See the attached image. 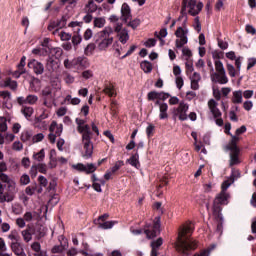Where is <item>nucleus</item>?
Masks as SVG:
<instances>
[{
	"mask_svg": "<svg viewBox=\"0 0 256 256\" xmlns=\"http://www.w3.org/2000/svg\"><path fill=\"white\" fill-rule=\"evenodd\" d=\"M161 245H163V238H158L156 241L151 243V256H157V251H159Z\"/></svg>",
	"mask_w": 256,
	"mask_h": 256,
	"instance_id": "obj_24",
	"label": "nucleus"
},
{
	"mask_svg": "<svg viewBox=\"0 0 256 256\" xmlns=\"http://www.w3.org/2000/svg\"><path fill=\"white\" fill-rule=\"evenodd\" d=\"M39 173H42L43 175H47V164L45 163H38L36 165Z\"/></svg>",
	"mask_w": 256,
	"mask_h": 256,
	"instance_id": "obj_54",
	"label": "nucleus"
},
{
	"mask_svg": "<svg viewBox=\"0 0 256 256\" xmlns=\"http://www.w3.org/2000/svg\"><path fill=\"white\" fill-rule=\"evenodd\" d=\"M92 188L94 191H97V193H102L103 189H101V185H105V180L97 178L95 174L92 175Z\"/></svg>",
	"mask_w": 256,
	"mask_h": 256,
	"instance_id": "obj_18",
	"label": "nucleus"
},
{
	"mask_svg": "<svg viewBox=\"0 0 256 256\" xmlns=\"http://www.w3.org/2000/svg\"><path fill=\"white\" fill-rule=\"evenodd\" d=\"M105 18L103 17H98L94 18V27H97L98 29H102V27H105Z\"/></svg>",
	"mask_w": 256,
	"mask_h": 256,
	"instance_id": "obj_42",
	"label": "nucleus"
},
{
	"mask_svg": "<svg viewBox=\"0 0 256 256\" xmlns=\"http://www.w3.org/2000/svg\"><path fill=\"white\" fill-rule=\"evenodd\" d=\"M49 131L50 133H54L57 137H61V133H63V124H57L56 121H52Z\"/></svg>",
	"mask_w": 256,
	"mask_h": 256,
	"instance_id": "obj_20",
	"label": "nucleus"
},
{
	"mask_svg": "<svg viewBox=\"0 0 256 256\" xmlns=\"http://www.w3.org/2000/svg\"><path fill=\"white\" fill-rule=\"evenodd\" d=\"M229 189V184H223L221 185V192L215 197L213 202V214L216 217H220L221 211H223V208H221V205H229V199H231V194L227 192Z\"/></svg>",
	"mask_w": 256,
	"mask_h": 256,
	"instance_id": "obj_2",
	"label": "nucleus"
},
{
	"mask_svg": "<svg viewBox=\"0 0 256 256\" xmlns=\"http://www.w3.org/2000/svg\"><path fill=\"white\" fill-rule=\"evenodd\" d=\"M140 67L144 73H151L153 71V64H151L149 61L141 62Z\"/></svg>",
	"mask_w": 256,
	"mask_h": 256,
	"instance_id": "obj_33",
	"label": "nucleus"
},
{
	"mask_svg": "<svg viewBox=\"0 0 256 256\" xmlns=\"http://www.w3.org/2000/svg\"><path fill=\"white\" fill-rule=\"evenodd\" d=\"M65 251V245L61 243L60 245H55L51 249V253H63Z\"/></svg>",
	"mask_w": 256,
	"mask_h": 256,
	"instance_id": "obj_49",
	"label": "nucleus"
},
{
	"mask_svg": "<svg viewBox=\"0 0 256 256\" xmlns=\"http://www.w3.org/2000/svg\"><path fill=\"white\" fill-rule=\"evenodd\" d=\"M126 163H129V165L135 167V169H139V167H141V164L139 163V152H136L129 159H127Z\"/></svg>",
	"mask_w": 256,
	"mask_h": 256,
	"instance_id": "obj_23",
	"label": "nucleus"
},
{
	"mask_svg": "<svg viewBox=\"0 0 256 256\" xmlns=\"http://www.w3.org/2000/svg\"><path fill=\"white\" fill-rule=\"evenodd\" d=\"M39 101V97L37 95L30 94L26 97L27 105H35Z\"/></svg>",
	"mask_w": 256,
	"mask_h": 256,
	"instance_id": "obj_43",
	"label": "nucleus"
},
{
	"mask_svg": "<svg viewBox=\"0 0 256 256\" xmlns=\"http://www.w3.org/2000/svg\"><path fill=\"white\" fill-rule=\"evenodd\" d=\"M182 54L184 55V57H186V61H189V59L193 57V52H191V49L185 46L182 47Z\"/></svg>",
	"mask_w": 256,
	"mask_h": 256,
	"instance_id": "obj_48",
	"label": "nucleus"
},
{
	"mask_svg": "<svg viewBox=\"0 0 256 256\" xmlns=\"http://www.w3.org/2000/svg\"><path fill=\"white\" fill-rule=\"evenodd\" d=\"M64 81L68 85H71L72 83H75V77H73V75H71L69 73H66L65 77H64Z\"/></svg>",
	"mask_w": 256,
	"mask_h": 256,
	"instance_id": "obj_59",
	"label": "nucleus"
},
{
	"mask_svg": "<svg viewBox=\"0 0 256 256\" xmlns=\"http://www.w3.org/2000/svg\"><path fill=\"white\" fill-rule=\"evenodd\" d=\"M190 81L191 89H193V91L199 90V81H201V74L194 72L190 77Z\"/></svg>",
	"mask_w": 256,
	"mask_h": 256,
	"instance_id": "obj_21",
	"label": "nucleus"
},
{
	"mask_svg": "<svg viewBox=\"0 0 256 256\" xmlns=\"http://www.w3.org/2000/svg\"><path fill=\"white\" fill-rule=\"evenodd\" d=\"M123 165H125V163L123 162V160H119L117 161L114 166L110 169V171L115 174L117 173V171H119V169H121V167H123Z\"/></svg>",
	"mask_w": 256,
	"mask_h": 256,
	"instance_id": "obj_47",
	"label": "nucleus"
},
{
	"mask_svg": "<svg viewBox=\"0 0 256 256\" xmlns=\"http://www.w3.org/2000/svg\"><path fill=\"white\" fill-rule=\"evenodd\" d=\"M12 213L14 215H22L23 214V206L19 203L12 205Z\"/></svg>",
	"mask_w": 256,
	"mask_h": 256,
	"instance_id": "obj_41",
	"label": "nucleus"
},
{
	"mask_svg": "<svg viewBox=\"0 0 256 256\" xmlns=\"http://www.w3.org/2000/svg\"><path fill=\"white\" fill-rule=\"evenodd\" d=\"M241 138L237 136H232V139L226 146L227 151H230V160H229V167H235V165L241 164V159L239 158V155L241 154V149L237 147V143Z\"/></svg>",
	"mask_w": 256,
	"mask_h": 256,
	"instance_id": "obj_4",
	"label": "nucleus"
},
{
	"mask_svg": "<svg viewBox=\"0 0 256 256\" xmlns=\"http://www.w3.org/2000/svg\"><path fill=\"white\" fill-rule=\"evenodd\" d=\"M67 25V16H62V18L58 21H54L51 22L48 25V31H53L54 29H56L53 32V35H57V33H59V29H63V27H65Z\"/></svg>",
	"mask_w": 256,
	"mask_h": 256,
	"instance_id": "obj_11",
	"label": "nucleus"
},
{
	"mask_svg": "<svg viewBox=\"0 0 256 256\" xmlns=\"http://www.w3.org/2000/svg\"><path fill=\"white\" fill-rule=\"evenodd\" d=\"M176 87L178 89H183V85H185V82L183 81V77L177 76L175 79Z\"/></svg>",
	"mask_w": 256,
	"mask_h": 256,
	"instance_id": "obj_60",
	"label": "nucleus"
},
{
	"mask_svg": "<svg viewBox=\"0 0 256 256\" xmlns=\"http://www.w3.org/2000/svg\"><path fill=\"white\" fill-rule=\"evenodd\" d=\"M31 249H32V251H35L34 256L43 255V254L41 253V244H40L39 242H34V243H32Z\"/></svg>",
	"mask_w": 256,
	"mask_h": 256,
	"instance_id": "obj_44",
	"label": "nucleus"
},
{
	"mask_svg": "<svg viewBox=\"0 0 256 256\" xmlns=\"http://www.w3.org/2000/svg\"><path fill=\"white\" fill-rule=\"evenodd\" d=\"M240 177H241V172L235 168H232L230 177H228V179L225 180L222 184H226V185L228 184L229 187H231V185H233L235 181H237V179H239Z\"/></svg>",
	"mask_w": 256,
	"mask_h": 256,
	"instance_id": "obj_17",
	"label": "nucleus"
},
{
	"mask_svg": "<svg viewBox=\"0 0 256 256\" xmlns=\"http://www.w3.org/2000/svg\"><path fill=\"white\" fill-rule=\"evenodd\" d=\"M227 71L230 77H235L237 75L235 71V66H233L232 64H227Z\"/></svg>",
	"mask_w": 256,
	"mask_h": 256,
	"instance_id": "obj_62",
	"label": "nucleus"
},
{
	"mask_svg": "<svg viewBox=\"0 0 256 256\" xmlns=\"http://www.w3.org/2000/svg\"><path fill=\"white\" fill-rule=\"evenodd\" d=\"M169 110V105L166 104H160V114H159V119L163 120V119H169V114L167 113V111Z\"/></svg>",
	"mask_w": 256,
	"mask_h": 256,
	"instance_id": "obj_26",
	"label": "nucleus"
},
{
	"mask_svg": "<svg viewBox=\"0 0 256 256\" xmlns=\"http://www.w3.org/2000/svg\"><path fill=\"white\" fill-rule=\"evenodd\" d=\"M33 137V132L31 130H25L21 134V141L24 143H27V141H31V138Z\"/></svg>",
	"mask_w": 256,
	"mask_h": 256,
	"instance_id": "obj_37",
	"label": "nucleus"
},
{
	"mask_svg": "<svg viewBox=\"0 0 256 256\" xmlns=\"http://www.w3.org/2000/svg\"><path fill=\"white\" fill-rule=\"evenodd\" d=\"M35 215H37V212H35V211L25 212V214L23 215L24 221H26V223H31V221H33V219H35Z\"/></svg>",
	"mask_w": 256,
	"mask_h": 256,
	"instance_id": "obj_40",
	"label": "nucleus"
},
{
	"mask_svg": "<svg viewBox=\"0 0 256 256\" xmlns=\"http://www.w3.org/2000/svg\"><path fill=\"white\" fill-rule=\"evenodd\" d=\"M53 153H55V150H51L50 162L48 164L50 169H55V167H57V159L53 158Z\"/></svg>",
	"mask_w": 256,
	"mask_h": 256,
	"instance_id": "obj_52",
	"label": "nucleus"
},
{
	"mask_svg": "<svg viewBox=\"0 0 256 256\" xmlns=\"http://www.w3.org/2000/svg\"><path fill=\"white\" fill-rule=\"evenodd\" d=\"M75 169H77V171H84V173H87L88 175L91 173H95V171H97V166H95V164L90 163V164H77L76 166H74Z\"/></svg>",
	"mask_w": 256,
	"mask_h": 256,
	"instance_id": "obj_15",
	"label": "nucleus"
},
{
	"mask_svg": "<svg viewBox=\"0 0 256 256\" xmlns=\"http://www.w3.org/2000/svg\"><path fill=\"white\" fill-rule=\"evenodd\" d=\"M21 235H22V237H23V239H24V241L26 242V243H29V241H31V239H33V235L31 234V232L29 231V230H23L22 232H21Z\"/></svg>",
	"mask_w": 256,
	"mask_h": 256,
	"instance_id": "obj_46",
	"label": "nucleus"
},
{
	"mask_svg": "<svg viewBox=\"0 0 256 256\" xmlns=\"http://www.w3.org/2000/svg\"><path fill=\"white\" fill-rule=\"evenodd\" d=\"M93 133L90 134H83L82 135V145L84 151L82 152V157L84 159H90V157H93V142L91 141Z\"/></svg>",
	"mask_w": 256,
	"mask_h": 256,
	"instance_id": "obj_8",
	"label": "nucleus"
},
{
	"mask_svg": "<svg viewBox=\"0 0 256 256\" xmlns=\"http://www.w3.org/2000/svg\"><path fill=\"white\" fill-rule=\"evenodd\" d=\"M148 101H155V99H159V92L151 91L147 95Z\"/></svg>",
	"mask_w": 256,
	"mask_h": 256,
	"instance_id": "obj_56",
	"label": "nucleus"
},
{
	"mask_svg": "<svg viewBox=\"0 0 256 256\" xmlns=\"http://www.w3.org/2000/svg\"><path fill=\"white\" fill-rule=\"evenodd\" d=\"M118 41L122 43V45H125V43L129 41V31H127V29H123L118 33Z\"/></svg>",
	"mask_w": 256,
	"mask_h": 256,
	"instance_id": "obj_27",
	"label": "nucleus"
},
{
	"mask_svg": "<svg viewBox=\"0 0 256 256\" xmlns=\"http://www.w3.org/2000/svg\"><path fill=\"white\" fill-rule=\"evenodd\" d=\"M10 249L16 256H25V250L23 249V246H21L20 242H11Z\"/></svg>",
	"mask_w": 256,
	"mask_h": 256,
	"instance_id": "obj_19",
	"label": "nucleus"
},
{
	"mask_svg": "<svg viewBox=\"0 0 256 256\" xmlns=\"http://www.w3.org/2000/svg\"><path fill=\"white\" fill-rule=\"evenodd\" d=\"M183 24L182 26L178 27L175 31V37L177 39L175 40V47L176 49H183L187 43H189V29H187V17L183 18Z\"/></svg>",
	"mask_w": 256,
	"mask_h": 256,
	"instance_id": "obj_6",
	"label": "nucleus"
},
{
	"mask_svg": "<svg viewBox=\"0 0 256 256\" xmlns=\"http://www.w3.org/2000/svg\"><path fill=\"white\" fill-rule=\"evenodd\" d=\"M65 103H69L70 105H79V103H81V99L80 98H73L71 95H67L64 99Z\"/></svg>",
	"mask_w": 256,
	"mask_h": 256,
	"instance_id": "obj_36",
	"label": "nucleus"
},
{
	"mask_svg": "<svg viewBox=\"0 0 256 256\" xmlns=\"http://www.w3.org/2000/svg\"><path fill=\"white\" fill-rule=\"evenodd\" d=\"M42 113L39 116V120L43 121L44 119L49 118V110L47 108H41Z\"/></svg>",
	"mask_w": 256,
	"mask_h": 256,
	"instance_id": "obj_58",
	"label": "nucleus"
},
{
	"mask_svg": "<svg viewBox=\"0 0 256 256\" xmlns=\"http://www.w3.org/2000/svg\"><path fill=\"white\" fill-rule=\"evenodd\" d=\"M103 92L108 95L109 97H114V95H117V93L115 92V87L113 85H107Z\"/></svg>",
	"mask_w": 256,
	"mask_h": 256,
	"instance_id": "obj_39",
	"label": "nucleus"
},
{
	"mask_svg": "<svg viewBox=\"0 0 256 256\" xmlns=\"http://www.w3.org/2000/svg\"><path fill=\"white\" fill-rule=\"evenodd\" d=\"M33 160L42 163L45 160V149H41L39 152L33 154Z\"/></svg>",
	"mask_w": 256,
	"mask_h": 256,
	"instance_id": "obj_34",
	"label": "nucleus"
},
{
	"mask_svg": "<svg viewBox=\"0 0 256 256\" xmlns=\"http://www.w3.org/2000/svg\"><path fill=\"white\" fill-rule=\"evenodd\" d=\"M8 239H10L12 243H19V241H21V237L16 230L10 232V234L8 235Z\"/></svg>",
	"mask_w": 256,
	"mask_h": 256,
	"instance_id": "obj_38",
	"label": "nucleus"
},
{
	"mask_svg": "<svg viewBox=\"0 0 256 256\" xmlns=\"http://www.w3.org/2000/svg\"><path fill=\"white\" fill-rule=\"evenodd\" d=\"M189 4V0H182V8L181 15L178 18V21H181L184 17H187V5Z\"/></svg>",
	"mask_w": 256,
	"mask_h": 256,
	"instance_id": "obj_35",
	"label": "nucleus"
},
{
	"mask_svg": "<svg viewBox=\"0 0 256 256\" xmlns=\"http://www.w3.org/2000/svg\"><path fill=\"white\" fill-rule=\"evenodd\" d=\"M4 87H9L12 91H17V87H19V84H17V81L12 80L11 78H6L4 81Z\"/></svg>",
	"mask_w": 256,
	"mask_h": 256,
	"instance_id": "obj_30",
	"label": "nucleus"
},
{
	"mask_svg": "<svg viewBox=\"0 0 256 256\" xmlns=\"http://www.w3.org/2000/svg\"><path fill=\"white\" fill-rule=\"evenodd\" d=\"M20 183L21 185H29L31 183V178L27 174H23L20 177Z\"/></svg>",
	"mask_w": 256,
	"mask_h": 256,
	"instance_id": "obj_55",
	"label": "nucleus"
},
{
	"mask_svg": "<svg viewBox=\"0 0 256 256\" xmlns=\"http://www.w3.org/2000/svg\"><path fill=\"white\" fill-rule=\"evenodd\" d=\"M96 225H98L99 229H113L115 225H117V221H104V222H99Z\"/></svg>",
	"mask_w": 256,
	"mask_h": 256,
	"instance_id": "obj_28",
	"label": "nucleus"
},
{
	"mask_svg": "<svg viewBox=\"0 0 256 256\" xmlns=\"http://www.w3.org/2000/svg\"><path fill=\"white\" fill-rule=\"evenodd\" d=\"M215 70L214 73H210V79L212 83H219V85H227L229 83V78H227V73L225 72V67L221 60L216 59L214 62Z\"/></svg>",
	"mask_w": 256,
	"mask_h": 256,
	"instance_id": "obj_5",
	"label": "nucleus"
},
{
	"mask_svg": "<svg viewBox=\"0 0 256 256\" xmlns=\"http://www.w3.org/2000/svg\"><path fill=\"white\" fill-rule=\"evenodd\" d=\"M61 41H69L71 40V34L67 33V32H61L58 34Z\"/></svg>",
	"mask_w": 256,
	"mask_h": 256,
	"instance_id": "obj_63",
	"label": "nucleus"
},
{
	"mask_svg": "<svg viewBox=\"0 0 256 256\" xmlns=\"http://www.w3.org/2000/svg\"><path fill=\"white\" fill-rule=\"evenodd\" d=\"M42 98H55L53 95V88L51 86H45L41 91Z\"/></svg>",
	"mask_w": 256,
	"mask_h": 256,
	"instance_id": "obj_31",
	"label": "nucleus"
},
{
	"mask_svg": "<svg viewBox=\"0 0 256 256\" xmlns=\"http://www.w3.org/2000/svg\"><path fill=\"white\" fill-rule=\"evenodd\" d=\"M7 118L0 117V131L1 133H5L7 131Z\"/></svg>",
	"mask_w": 256,
	"mask_h": 256,
	"instance_id": "obj_50",
	"label": "nucleus"
},
{
	"mask_svg": "<svg viewBox=\"0 0 256 256\" xmlns=\"http://www.w3.org/2000/svg\"><path fill=\"white\" fill-rule=\"evenodd\" d=\"M76 124L78 125L77 131L78 133H81V135L91 133V126H89V124H85V120L76 118Z\"/></svg>",
	"mask_w": 256,
	"mask_h": 256,
	"instance_id": "obj_13",
	"label": "nucleus"
},
{
	"mask_svg": "<svg viewBox=\"0 0 256 256\" xmlns=\"http://www.w3.org/2000/svg\"><path fill=\"white\" fill-rule=\"evenodd\" d=\"M13 151H22L23 150V143L20 141H15L12 145Z\"/></svg>",
	"mask_w": 256,
	"mask_h": 256,
	"instance_id": "obj_61",
	"label": "nucleus"
},
{
	"mask_svg": "<svg viewBox=\"0 0 256 256\" xmlns=\"http://www.w3.org/2000/svg\"><path fill=\"white\" fill-rule=\"evenodd\" d=\"M113 29L111 26L105 27L102 31L98 32L95 36V43L99 51H106L113 45Z\"/></svg>",
	"mask_w": 256,
	"mask_h": 256,
	"instance_id": "obj_3",
	"label": "nucleus"
},
{
	"mask_svg": "<svg viewBox=\"0 0 256 256\" xmlns=\"http://www.w3.org/2000/svg\"><path fill=\"white\" fill-rule=\"evenodd\" d=\"M144 233L147 239H155L161 233V217L154 218L153 225L146 224L144 226Z\"/></svg>",
	"mask_w": 256,
	"mask_h": 256,
	"instance_id": "obj_7",
	"label": "nucleus"
},
{
	"mask_svg": "<svg viewBox=\"0 0 256 256\" xmlns=\"http://www.w3.org/2000/svg\"><path fill=\"white\" fill-rule=\"evenodd\" d=\"M131 17V7H129V4L123 3L121 7V20L127 23V21H131Z\"/></svg>",
	"mask_w": 256,
	"mask_h": 256,
	"instance_id": "obj_16",
	"label": "nucleus"
},
{
	"mask_svg": "<svg viewBox=\"0 0 256 256\" xmlns=\"http://www.w3.org/2000/svg\"><path fill=\"white\" fill-rule=\"evenodd\" d=\"M97 11V4L94 0H89L88 3L84 6V13H90L93 15Z\"/></svg>",
	"mask_w": 256,
	"mask_h": 256,
	"instance_id": "obj_25",
	"label": "nucleus"
},
{
	"mask_svg": "<svg viewBox=\"0 0 256 256\" xmlns=\"http://www.w3.org/2000/svg\"><path fill=\"white\" fill-rule=\"evenodd\" d=\"M7 187L10 193H16L17 192V183H15V181H13V179L9 182H7Z\"/></svg>",
	"mask_w": 256,
	"mask_h": 256,
	"instance_id": "obj_51",
	"label": "nucleus"
},
{
	"mask_svg": "<svg viewBox=\"0 0 256 256\" xmlns=\"http://www.w3.org/2000/svg\"><path fill=\"white\" fill-rule=\"evenodd\" d=\"M29 69H32L35 75H43L45 73V66L43 63L37 61L36 59H32L28 62Z\"/></svg>",
	"mask_w": 256,
	"mask_h": 256,
	"instance_id": "obj_12",
	"label": "nucleus"
},
{
	"mask_svg": "<svg viewBox=\"0 0 256 256\" xmlns=\"http://www.w3.org/2000/svg\"><path fill=\"white\" fill-rule=\"evenodd\" d=\"M35 191H37V184L27 186L26 189H25L26 195H29L30 197L35 195Z\"/></svg>",
	"mask_w": 256,
	"mask_h": 256,
	"instance_id": "obj_45",
	"label": "nucleus"
},
{
	"mask_svg": "<svg viewBox=\"0 0 256 256\" xmlns=\"http://www.w3.org/2000/svg\"><path fill=\"white\" fill-rule=\"evenodd\" d=\"M42 105L48 110L53 109V105H55V98H42Z\"/></svg>",
	"mask_w": 256,
	"mask_h": 256,
	"instance_id": "obj_32",
	"label": "nucleus"
},
{
	"mask_svg": "<svg viewBox=\"0 0 256 256\" xmlns=\"http://www.w3.org/2000/svg\"><path fill=\"white\" fill-rule=\"evenodd\" d=\"M219 104L214 99H210L208 101V107L210 112L212 113L214 119H217V117H221L223 114L221 113V110L217 107Z\"/></svg>",
	"mask_w": 256,
	"mask_h": 256,
	"instance_id": "obj_14",
	"label": "nucleus"
},
{
	"mask_svg": "<svg viewBox=\"0 0 256 256\" xmlns=\"http://www.w3.org/2000/svg\"><path fill=\"white\" fill-rule=\"evenodd\" d=\"M187 111H189V104L180 102L179 106L174 110L175 117H178L180 121H187Z\"/></svg>",
	"mask_w": 256,
	"mask_h": 256,
	"instance_id": "obj_10",
	"label": "nucleus"
},
{
	"mask_svg": "<svg viewBox=\"0 0 256 256\" xmlns=\"http://www.w3.org/2000/svg\"><path fill=\"white\" fill-rule=\"evenodd\" d=\"M5 203H11V201L15 200V194L12 192H4Z\"/></svg>",
	"mask_w": 256,
	"mask_h": 256,
	"instance_id": "obj_53",
	"label": "nucleus"
},
{
	"mask_svg": "<svg viewBox=\"0 0 256 256\" xmlns=\"http://www.w3.org/2000/svg\"><path fill=\"white\" fill-rule=\"evenodd\" d=\"M21 113L26 119H30V117L33 116V113H35V109H33L31 106H24L21 109Z\"/></svg>",
	"mask_w": 256,
	"mask_h": 256,
	"instance_id": "obj_29",
	"label": "nucleus"
},
{
	"mask_svg": "<svg viewBox=\"0 0 256 256\" xmlns=\"http://www.w3.org/2000/svg\"><path fill=\"white\" fill-rule=\"evenodd\" d=\"M45 139V135L43 133H38L32 137L33 143H41Z\"/></svg>",
	"mask_w": 256,
	"mask_h": 256,
	"instance_id": "obj_57",
	"label": "nucleus"
},
{
	"mask_svg": "<svg viewBox=\"0 0 256 256\" xmlns=\"http://www.w3.org/2000/svg\"><path fill=\"white\" fill-rule=\"evenodd\" d=\"M231 102L234 103V105H241V103H243V90L232 92Z\"/></svg>",
	"mask_w": 256,
	"mask_h": 256,
	"instance_id": "obj_22",
	"label": "nucleus"
},
{
	"mask_svg": "<svg viewBox=\"0 0 256 256\" xmlns=\"http://www.w3.org/2000/svg\"><path fill=\"white\" fill-rule=\"evenodd\" d=\"M186 9H188V14L192 17H196L203 10V2H198L197 0H189Z\"/></svg>",
	"mask_w": 256,
	"mask_h": 256,
	"instance_id": "obj_9",
	"label": "nucleus"
},
{
	"mask_svg": "<svg viewBox=\"0 0 256 256\" xmlns=\"http://www.w3.org/2000/svg\"><path fill=\"white\" fill-rule=\"evenodd\" d=\"M191 233H193V225L191 223L182 226L179 230L175 248L181 255L187 256L191 249H197V242L189 237Z\"/></svg>",
	"mask_w": 256,
	"mask_h": 256,
	"instance_id": "obj_1",
	"label": "nucleus"
},
{
	"mask_svg": "<svg viewBox=\"0 0 256 256\" xmlns=\"http://www.w3.org/2000/svg\"><path fill=\"white\" fill-rule=\"evenodd\" d=\"M253 94V90L242 91V97H244V99H251V97H253Z\"/></svg>",
	"mask_w": 256,
	"mask_h": 256,
	"instance_id": "obj_64",
	"label": "nucleus"
}]
</instances>
